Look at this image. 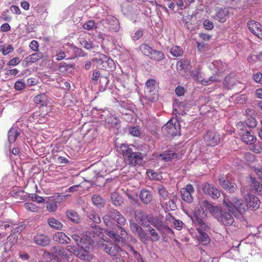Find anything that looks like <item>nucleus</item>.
<instances>
[{"instance_id": "338daca9", "label": "nucleus", "mask_w": 262, "mask_h": 262, "mask_svg": "<svg viewBox=\"0 0 262 262\" xmlns=\"http://www.w3.org/2000/svg\"><path fill=\"white\" fill-rule=\"evenodd\" d=\"M20 59L18 57H14L10 60L7 64L9 66H15L18 64L20 62Z\"/></svg>"}, {"instance_id": "09e8293b", "label": "nucleus", "mask_w": 262, "mask_h": 262, "mask_svg": "<svg viewBox=\"0 0 262 262\" xmlns=\"http://www.w3.org/2000/svg\"><path fill=\"white\" fill-rule=\"evenodd\" d=\"M245 115L248 117H250L252 119V126H256V121L253 118L255 116V111L252 108H247L245 111Z\"/></svg>"}, {"instance_id": "052dcab7", "label": "nucleus", "mask_w": 262, "mask_h": 262, "mask_svg": "<svg viewBox=\"0 0 262 262\" xmlns=\"http://www.w3.org/2000/svg\"><path fill=\"white\" fill-rule=\"evenodd\" d=\"M55 57L56 60H61L66 57L65 52L61 49L58 50Z\"/></svg>"}, {"instance_id": "680f3d73", "label": "nucleus", "mask_w": 262, "mask_h": 262, "mask_svg": "<svg viewBox=\"0 0 262 262\" xmlns=\"http://www.w3.org/2000/svg\"><path fill=\"white\" fill-rule=\"evenodd\" d=\"M253 79L257 83L262 84V73H255L253 74Z\"/></svg>"}, {"instance_id": "9b49d317", "label": "nucleus", "mask_w": 262, "mask_h": 262, "mask_svg": "<svg viewBox=\"0 0 262 262\" xmlns=\"http://www.w3.org/2000/svg\"><path fill=\"white\" fill-rule=\"evenodd\" d=\"M162 130L164 132H167L168 135L173 137L180 135L179 123L175 122L173 124L171 120L169 121L162 127Z\"/></svg>"}, {"instance_id": "dca6fc26", "label": "nucleus", "mask_w": 262, "mask_h": 262, "mask_svg": "<svg viewBox=\"0 0 262 262\" xmlns=\"http://www.w3.org/2000/svg\"><path fill=\"white\" fill-rule=\"evenodd\" d=\"M182 199L185 202L191 203L192 202L193 198L192 194L194 192V188L190 184L186 185V187L183 188L180 191Z\"/></svg>"}, {"instance_id": "cd10ccee", "label": "nucleus", "mask_w": 262, "mask_h": 262, "mask_svg": "<svg viewBox=\"0 0 262 262\" xmlns=\"http://www.w3.org/2000/svg\"><path fill=\"white\" fill-rule=\"evenodd\" d=\"M157 229L163 237L172 233V230L163 222L160 223Z\"/></svg>"}, {"instance_id": "2f4dec72", "label": "nucleus", "mask_w": 262, "mask_h": 262, "mask_svg": "<svg viewBox=\"0 0 262 262\" xmlns=\"http://www.w3.org/2000/svg\"><path fill=\"white\" fill-rule=\"evenodd\" d=\"M149 57L155 61H160L164 58L165 56L163 52L153 49Z\"/></svg>"}, {"instance_id": "ea45409f", "label": "nucleus", "mask_w": 262, "mask_h": 262, "mask_svg": "<svg viewBox=\"0 0 262 262\" xmlns=\"http://www.w3.org/2000/svg\"><path fill=\"white\" fill-rule=\"evenodd\" d=\"M146 218L147 221H148V223L152 225L156 228L162 222L158 216L154 217L149 215V216H147Z\"/></svg>"}, {"instance_id": "39448f33", "label": "nucleus", "mask_w": 262, "mask_h": 262, "mask_svg": "<svg viewBox=\"0 0 262 262\" xmlns=\"http://www.w3.org/2000/svg\"><path fill=\"white\" fill-rule=\"evenodd\" d=\"M218 208L219 207L214 206L207 200H200L199 206L195 209V213L196 216L201 218H205L208 212L214 216V213L217 210Z\"/></svg>"}, {"instance_id": "f8f14e48", "label": "nucleus", "mask_w": 262, "mask_h": 262, "mask_svg": "<svg viewBox=\"0 0 262 262\" xmlns=\"http://www.w3.org/2000/svg\"><path fill=\"white\" fill-rule=\"evenodd\" d=\"M191 75L195 81L200 82L201 84L205 85L210 84L213 81H220V79L219 78H216L215 76H211L207 80L203 79L201 75V72L199 70H194L192 71L191 72Z\"/></svg>"}, {"instance_id": "5701e85b", "label": "nucleus", "mask_w": 262, "mask_h": 262, "mask_svg": "<svg viewBox=\"0 0 262 262\" xmlns=\"http://www.w3.org/2000/svg\"><path fill=\"white\" fill-rule=\"evenodd\" d=\"M219 182L223 188L228 190L230 192H234L237 188V186L235 183H231L227 180H223V178L220 177L219 178Z\"/></svg>"}, {"instance_id": "423d86ee", "label": "nucleus", "mask_w": 262, "mask_h": 262, "mask_svg": "<svg viewBox=\"0 0 262 262\" xmlns=\"http://www.w3.org/2000/svg\"><path fill=\"white\" fill-rule=\"evenodd\" d=\"M157 82L153 79H148L145 83V96L150 101H155L158 98V94L156 89Z\"/></svg>"}, {"instance_id": "79ce46f5", "label": "nucleus", "mask_w": 262, "mask_h": 262, "mask_svg": "<svg viewBox=\"0 0 262 262\" xmlns=\"http://www.w3.org/2000/svg\"><path fill=\"white\" fill-rule=\"evenodd\" d=\"M24 207L28 211L30 212H38L40 210V208L32 203H25Z\"/></svg>"}, {"instance_id": "bb28decb", "label": "nucleus", "mask_w": 262, "mask_h": 262, "mask_svg": "<svg viewBox=\"0 0 262 262\" xmlns=\"http://www.w3.org/2000/svg\"><path fill=\"white\" fill-rule=\"evenodd\" d=\"M228 13V11L225 9L220 8L216 10V13L214 16V18L219 21L223 23L226 21V15Z\"/></svg>"}, {"instance_id": "7c9ffc66", "label": "nucleus", "mask_w": 262, "mask_h": 262, "mask_svg": "<svg viewBox=\"0 0 262 262\" xmlns=\"http://www.w3.org/2000/svg\"><path fill=\"white\" fill-rule=\"evenodd\" d=\"M67 217L71 221L78 223L80 221V218L78 213L74 210H68L66 212Z\"/></svg>"}, {"instance_id": "a18cd8bd", "label": "nucleus", "mask_w": 262, "mask_h": 262, "mask_svg": "<svg viewBox=\"0 0 262 262\" xmlns=\"http://www.w3.org/2000/svg\"><path fill=\"white\" fill-rule=\"evenodd\" d=\"M176 198L173 196L172 198L170 199L169 201L166 202L165 205L166 209L168 210H175L177 209V205L176 204Z\"/></svg>"}, {"instance_id": "5fc2aeb1", "label": "nucleus", "mask_w": 262, "mask_h": 262, "mask_svg": "<svg viewBox=\"0 0 262 262\" xmlns=\"http://www.w3.org/2000/svg\"><path fill=\"white\" fill-rule=\"evenodd\" d=\"M0 51L2 52L4 55H7L8 54L12 53L14 51V48L11 45H8L7 47L2 46L0 47Z\"/></svg>"}, {"instance_id": "f3484780", "label": "nucleus", "mask_w": 262, "mask_h": 262, "mask_svg": "<svg viewBox=\"0 0 262 262\" xmlns=\"http://www.w3.org/2000/svg\"><path fill=\"white\" fill-rule=\"evenodd\" d=\"M101 119H104L106 123L110 125V127H114L118 124V119L113 116L109 111H104L103 114L101 115Z\"/></svg>"}, {"instance_id": "58836bf2", "label": "nucleus", "mask_w": 262, "mask_h": 262, "mask_svg": "<svg viewBox=\"0 0 262 262\" xmlns=\"http://www.w3.org/2000/svg\"><path fill=\"white\" fill-rule=\"evenodd\" d=\"M198 233L200 241L203 245H206L209 242L210 238L208 235L205 232L202 231V229H199Z\"/></svg>"}, {"instance_id": "6e6d98bb", "label": "nucleus", "mask_w": 262, "mask_h": 262, "mask_svg": "<svg viewBox=\"0 0 262 262\" xmlns=\"http://www.w3.org/2000/svg\"><path fill=\"white\" fill-rule=\"evenodd\" d=\"M83 28L86 30H91L96 28L95 21L93 20H89L83 24Z\"/></svg>"}, {"instance_id": "a211bd4d", "label": "nucleus", "mask_w": 262, "mask_h": 262, "mask_svg": "<svg viewBox=\"0 0 262 262\" xmlns=\"http://www.w3.org/2000/svg\"><path fill=\"white\" fill-rule=\"evenodd\" d=\"M102 249L111 256L115 255L120 250V248L115 244L107 242L106 244H102Z\"/></svg>"}, {"instance_id": "3c124183", "label": "nucleus", "mask_w": 262, "mask_h": 262, "mask_svg": "<svg viewBox=\"0 0 262 262\" xmlns=\"http://www.w3.org/2000/svg\"><path fill=\"white\" fill-rule=\"evenodd\" d=\"M251 179L252 186L254 188L255 190L259 193H262V186L259 183L256 181L254 178H251Z\"/></svg>"}, {"instance_id": "0eeeda50", "label": "nucleus", "mask_w": 262, "mask_h": 262, "mask_svg": "<svg viewBox=\"0 0 262 262\" xmlns=\"http://www.w3.org/2000/svg\"><path fill=\"white\" fill-rule=\"evenodd\" d=\"M217 221L226 226H230L234 223L233 216L225 210L220 209L219 208L214 213V216Z\"/></svg>"}, {"instance_id": "aec40b11", "label": "nucleus", "mask_w": 262, "mask_h": 262, "mask_svg": "<svg viewBox=\"0 0 262 262\" xmlns=\"http://www.w3.org/2000/svg\"><path fill=\"white\" fill-rule=\"evenodd\" d=\"M260 202L259 199L253 195H251L246 199V206L247 209L251 208L252 210H255L259 208Z\"/></svg>"}, {"instance_id": "c85d7f7f", "label": "nucleus", "mask_w": 262, "mask_h": 262, "mask_svg": "<svg viewBox=\"0 0 262 262\" xmlns=\"http://www.w3.org/2000/svg\"><path fill=\"white\" fill-rule=\"evenodd\" d=\"M147 228H148L147 232L150 235L148 237L149 241L150 240L153 243L158 241L160 238V236L156 230L150 225L149 227Z\"/></svg>"}, {"instance_id": "c03bdc74", "label": "nucleus", "mask_w": 262, "mask_h": 262, "mask_svg": "<svg viewBox=\"0 0 262 262\" xmlns=\"http://www.w3.org/2000/svg\"><path fill=\"white\" fill-rule=\"evenodd\" d=\"M111 200L114 205L120 206L123 203L122 198L116 193L112 194Z\"/></svg>"}, {"instance_id": "49530a36", "label": "nucleus", "mask_w": 262, "mask_h": 262, "mask_svg": "<svg viewBox=\"0 0 262 262\" xmlns=\"http://www.w3.org/2000/svg\"><path fill=\"white\" fill-rule=\"evenodd\" d=\"M140 50L143 54L149 57L152 49L146 44H143L140 46Z\"/></svg>"}, {"instance_id": "bf43d9fd", "label": "nucleus", "mask_w": 262, "mask_h": 262, "mask_svg": "<svg viewBox=\"0 0 262 262\" xmlns=\"http://www.w3.org/2000/svg\"><path fill=\"white\" fill-rule=\"evenodd\" d=\"M253 170L258 178L262 181V166L257 165L253 166Z\"/></svg>"}, {"instance_id": "37998d69", "label": "nucleus", "mask_w": 262, "mask_h": 262, "mask_svg": "<svg viewBox=\"0 0 262 262\" xmlns=\"http://www.w3.org/2000/svg\"><path fill=\"white\" fill-rule=\"evenodd\" d=\"M106 234L114 241L118 243H124L125 241H122V238L118 234L115 233L111 230L106 231Z\"/></svg>"}, {"instance_id": "4468645a", "label": "nucleus", "mask_w": 262, "mask_h": 262, "mask_svg": "<svg viewBox=\"0 0 262 262\" xmlns=\"http://www.w3.org/2000/svg\"><path fill=\"white\" fill-rule=\"evenodd\" d=\"M98 61L102 64V68L105 71H111L115 69V64L114 60L104 54L100 56Z\"/></svg>"}, {"instance_id": "4c0bfd02", "label": "nucleus", "mask_w": 262, "mask_h": 262, "mask_svg": "<svg viewBox=\"0 0 262 262\" xmlns=\"http://www.w3.org/2000/svg\"><path fill=\"white\" fill-rule=\"evenodd\" d=\"M79 41L81 46L86 50H91L94 48V45L91 41L87 40L84 38H80Z\"/></svg>"}, {"instance_id": "c9c22d12", "label": "nucleus", "mask_w": 262, "mask_h": 262, "mask_svg": "<svg viewBox=\"0 0 262 262\" xmlns=\"http://www.w3.org/2000/svg\"><path fill=\"white\" fill-rule=\"evenodd\" d=\"M157 190L161 200H166L169 198V193L163 186H158Z\"/></svg>"}, {"instance_id": "2eb2a0df", "label": "nucleus", "mask_w": 262, "mask_h": 262, "mask_svg": "<svg viewBox=\"0 0 262 262\" xmlns=\"http://www.w3.org/2000/svg\"><path fill=\"white\" fill-rule=\"evenodd\" d=\"M209 68L211 69H216V75H214L216 78H219V74L224 72L227 68L226 63L223 62L221 60H215L209 65Z\"/></svg>"}, {"instance_id": "603ef678", "label": "nucleus", "mask_w": 262, "mask_h": 262, "mask_svg": "<svg viewBox=\"0 0 262 262\" xmlns=\"http://www.w3.org/2000/svg\"><path fill=\"white\" fill-rule=\"evenodd\" d=\"M29 198H30L33 202H35L39 204L45 202V199L42 197L36 194V193L29 194Z\"/></svg>"}, {"instance_id": "20e7f679", "label": "nucleus", "mask_w": 262, "mask_h": 262, "mask_svg": "<svg viewBox=\"0 0 262 262\" xmlns=\"http://www.w3.org/2000/svg\"><path fill=\"white\" fill-rule=\"evenodd\" d=\"M237 133L242 140L247 144H253L256 140V138L251 134L248 129L247 123L238 122L236 123Z\"/></svg>"}, {"instance_id": "1a4fd4ad", "label": "nucleus", "mask_w": 262, "mask_h": 262, "mask_svg": "<svg viewBox=\"0 0 262 262\" xmlns=\"http://www.w3.org/2000/svg\"><path fill=\"white\" fill-rule=\"evenodd\" d=\"M130 230L133 233H137L140 241L144 244L149 241L148 236L145 231L137 223L134 222H130Z\"/></svg>"}, {"instance_id": "e433bc0d", "label": "nucleus", "mask_w": 262, "mask_h": 262, "mask_svg": "<svg viewBox=\"0 0 262 262\" xmlns=\"http://www.w3.org/2000/svg\"><path fill=\"white\" fill-rule=\"evenodd\" d=\"M92 202L94 205L97 207H102L104 204V200L98 194H94L92 198Z\"/></svg>"}, {"instance_id": "7ed1b4c3", "label": "nucleus", "mask_w": 262, "mask_h": 262, "mask_svg": "<svg viewBox=\"0 0 262 262\" xmlns=\"http://www.w3.org/2000/svg\"><path fill=\"white\" fill-rule=\"evenodd\" d=\"M121 149L125 162L128 165L135 166L140 163L142 160V155L139 152H133L128 146L122 145Z\"/></svg>"}, {"instance_id": "f03ea898", "label": "nucleus", "mask_w": 262, "mask_h": 262, "mask_svg": "<svg viewBox=\"0 0 262 262\" xmlns=\"http://www.w3.org/2000/svg\"><path fill=\"white\" fill-rule=\"evenodd\" d=\"M223 204L228 208L229 212H231L235 217L239 219L242 217V215L247 210V206H246L245 201L241 199L234 197L225 198Z\"/></svg>"}, {"instance_id": "6ab92c4d", "label": "nucleus", "mask_w": 262, "mask_h": 262, "mask_svg": "<svg viewBox=\"0 0 262 262\" xmlns=\"http://www.w3.org/2000/svg\"><path fill=\"white\" fill-rule=\"evenodd\" d=\"M34 242L38 245L45 247L48 245L50 240L47 235L44 234L38 233L34 236Z\"/></svg>"}, {"instance_id": "a878e982", "label": "nucleus", "mask_w": 262, "mask_h": 262, "mask_svg": "<svg viewBox=\"0 0 262 262\" xmlns=\"http://www.w3.org/2000/svg\"><path fill=\"white\" fill-rule=\"evenodd\" d=\"M34 101L40 106H47L49 102V97L46 94L41 93L34 98Z\"/></svg>"}, {"instance_id": "774afa93", "label": "nucleus", "mask_w": 262, "mask_h": 262, "mask_svg": "<svg viewBox=\"0 0 262 262\" xmlns=\"http://www.w3.org/2000/svg\"><path fill=\"white\" fill-rule=\"evenodd\" d=\"M175 92H176V94L178 96H182L184 95V94L185 92V89L184 88V87H183L182 86H178L176 88Z\"/></svg>"}, {"instance_id": "f704fd0d", "label": "nucleus", "mask_w": 262, "mask_h": 262, "mask_svg": "<svg viewBox=\"0 0 262 262\" xmlns=\"http://www.w3.org/2000/svg\"><path fill=\"white\" fill-rule=\"evenodd\" d=\"M160 156L165 161H169L177 158V154L172 150H166Z\"/></svg>"}, {"instance_id": "69168bd1", "label": "nucleus", "mask_w": 262, "mask_h": 262, "mask_svg": "<svg viewBox=\"0 0 262 262\" xmlns=\"http://www.w3.org/2000/svg\"><path fill=\"white\" fill-rule=\"evenodd\" d=\"M118 228L120 230V236H121V238H122V241H125L126 238H128L127 233L123 228L121 227V226H120V225L118 226Z\"/></svg>"}, {"instance_id": "13d9d810", "label": "nucleus", "mask_w": 262, "mask_h": 262, "mask_svg": "<svg viewBox=\"0 0 262 262\" xmlns=\"http://www.w3.org/2000/svg\"><path fill=\"white\" fill-rule=\"evenodd\" d=\"M47 209L50 212H54L57 208V203L55 202H49L47 205Z\"/></svg>"}, {"instance_id": "e2e57ef3", "label": "nucleus", "mask_w": 262, "mask_h": 262, "mask_svg": "<svg viewBox=\"0 0 262 262\" xmlns=\"http://www.w3.org/2000/svg\"><path fill=\"white\" fill-rule=\"evenodd\" d=\"M203 26L204 28L208 30H211L214 28V25L212 22L208 19H206L204 21Z\"/></svg>"}, {"instance_id": "c756f323", "label": "nucleus", "mask_w": 262, "mask_h": 262, "mask_svg": "<svg viewBox=\"0 0 262 262\" xmlns=\"http://www.w3.org/2000/svg\"><path fill=\"white\" fill-rule=\"evenodd\" d=\"M43 57L41 53H36L28 56L25 59L27 63H32L37 61Z\"/></svg>"}, {"instance_id": "a19ab883", "label": "nucleus", "mask_w": 262, "mask_h": 262, "mask_svg": "<svg viewBox=\"0 0 262 262\" xmlns=\"http://www.w3.org/2000/svg\"><path fill=\"white\" fill-rule=\"evenodd\" d=\"M86 215L90 220H92L94 223L96 224H98L101 222L100 216L96 212L92 210L87 212Z\"/></svg>"}, {"instance_id": "412c9836", "label": "nucleus", "mask_w": 262, "mask_h": 262, "mask_svg": "<svg viewBox=\"0 0 262 262\" xmlns=\"http://www.w3.org/2000/svg\"><path fill=\"white\" fill-rule=\"evenodd\" d=\"M106 24L109 29L117 32L119 29V23L117 18L113 16H108L105 19Z\"/></svg>"}, {"instance_id": "6e6552de", "label": "nucleus", "mask_w": 262, "mask_h": 262, "mask_svg": "<svg viewBox=\"0 0 262 262\" xmlns=\"http://www.w3.org/2000/svg\"><path fill=\"white\" fill-rule=\"evenodd\" d=\"M204 139L206 145L215 146L220 143L221 138L220 134L215 130H208L204 135Z\"/></svg>"}, {"instance_id": "f257e3e1", "label": "nucleus", "mask_w": 262, "mask_h": 262, "mask_svg": "<svg viewBox=\"0 0 262 262\" xmlns=\"http://www.w3.org/2000/svg\"><path fill=\"white\" fill-rule=\"evenodd\" d=\"M72 238L79 248L69 245L67 247V250L83 260H91L93 258V255L91 251L93 249L94 242L91 237L83 235L82 237H80L79 235L74 234L72 235Z\"/></svg>"}, {"instance_id": "0e129e2a", "label": "nucleus", "mask_w": 262, "mask_h": 262, "mask_svg": "<svg viewBox=\"0 0 262 262\" xmlns=\"http://www.w3.org/2000/svg\"><path fill=\"white\" fill-rule=\"evenodd\" d=\"M25 83L21 80L17 81L14 84V88L17 91H20L25 88Z\"/></svg>"}, {"instance_id": "9d476101", "label": "nucleus", "mask_w": 262, "mask_h": 262, "mask_svg": "<svg viewBox=\"0 0 262 262\" xmlns=\"http://www.w3.org/2000/svg\"><path fill=\"white\" fill-rule=\"evenodd\" d=\"M203 192L213 199H217L220 196V191L212 184L204 183L202 187Z\"/></svg>"}, {"instance_id": "4be33fe9", "label": "nucleus", "mask_w": 262, "mask_h": 262, "mask_svg": "<svg viewBox=\"0 0 262 262\" xmlns=\"http://www.w3.org/2000/svg\"><path fill=\"white\" fill-rule=\"evenodd\" d=\"M110 213H111L112 217L119 225L124 226L125 225L126 222L125 218L118 211L112 209L110 210Z\"/></svg>"}, {"instance_id": "72a5a7b5", "label": "nucleus", "mask_w": 262, "mask_h": 262, "mask_svg": "<svg viewBox=\"0 0 262 262\" xmlns=\"http://www.w3.org/2000/svg\"><path fill=\"white\" fill-rule=\"evenodd\" d=\"M19 135V133L15 128H10L8 133V139L9 143H12L14 142Z\"/></svg>"}, {"instance_id": "4d7b16f0", "label": "nucleus", "mask_w": 262, "mask_h": 262, "mask_svg": "<svg viewBox=\"0 0 262 262\" xmlns=\"http://www.w3.org/2000/svg\"><path fill=\"white\" fill-rule=\"evenodd\" d=\"M129 133L135 137H139L141 133L140 130L137 126H133L129 128Z\"/></svg>"}, {"instance_id": "b1692460", "label": "nucleus", "mask_w": 262, "mask_h": 262, "mask_svg": "<svg viewBox=\"0 0 262 262\" xmlns=\"http://www.w3.org/2000/svg\"><path fill=\"white\" fill-rule=\"evenodd\" d=\"M53 238L54 241L62 244H68L71 241L70 238L62 232H58L55 233Z\"/></svg>"}, {"instance_id": "393cba45", "label": "nucleus", "mask_w": 262, "mask_h": 262, "mask_svg": "<svg viewBox=\"0 0 262 262\" xmlns=\"http://www.w3.org/2000/svg\"><path fill=\"white\" fill-rule=\"evenodd\" d=\"M140 198L143 203L148 204L151 201L152 195L149 190L143 189L140 192Z\"/></svg>"}, {"instance_id": "864d4df0", "label": "nucleus", "mask_w": 262, "mask_h": 262, "mask_svg": "<svg viewBox=\"0 0 262 262\" xmlns=\"http://www.w3.org/2000/svg\"><path fill=\"white\" fill-rule=\"evenodd\" d=\"M197 220L199 224L200 225V227L197 228V230L198 231L199 229H202V231L205 232L209 230V227L204 222L202 219L199 216H196Z\"/></svg>"}, {"instance_id": "de8ad7c7", "label": "nucleus", "mask_w": 262, "mask_h": 262, "mask_svg": "<svg viewBox=\"0 0 262 262\" xmlns=\"http://www.w3.org/2000/svg\"><path fill=\"white\" fill-rule=\"evenodd\" d=\"M147 216H149V215L142 214L141 216H136L137 217V221L141 224V225L144 227H149V224L148 223V221L147 222Z\"/></svg>"}, {"instance_id": "8fccbe9b", "label": "nucleus", "mask_w": 262, "mask_h": 262, "mask_svg": "<svg viewBox=\"0 0 262 262\" xmlns=\"http://www.w3.org/2000/svg\"><path fill=\"white\" fill-rule=\"evenodd\" d=\"M170 53L174 57H179L183 54V51L181 47L174 46L171 49Z\"/></svg>"}, {"instance_id": "473e14b6", "label": "nucleus", "mask_w": 262, "mask_h": 262, "mask_svg": "<svg viewBox=\"0 0 262 262\" xmlns=\"http://www.w3.org/2000/svg\"><path fill=\"white\" fill-rule=\"evenodd\" d=\"M48 223L51 228L57 230L61 229L63 227V225L60 222L53 217L49 218Z\"/></svg>"}, {"instance_id": "ddd939ff", "label": "nucleus", "mask_w": 262, "mask_h": 262, "mask_svg": "<svg viewBox=\"0 0 262 262\" xmlns=\"http://www.w3.org/2000/svg\"><path fill=\"white\" fill-rule=\"evenodd\" d=\"M247 26L251 33L262 40V26L259 23L250 20L247 23Z\"/></svg>"}]
</instances>
